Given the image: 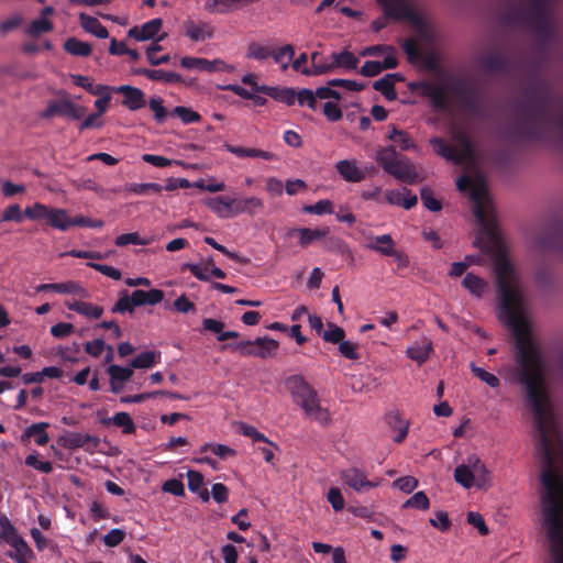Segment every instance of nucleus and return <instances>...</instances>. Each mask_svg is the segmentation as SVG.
<instances>
[{
  "instance_id": "412c9836",
  "label": "nucleus",
  "mask_w": 563,
  "mask_h": 563,
  "mask_svg": "<svg viewBox=\"0 0 563 563\" xmlns=\"http://www.w3.org/2000/svg\"><path fill=\"white\" fill-rule=\"evenodd\" d=\"M360 56H382L385 58V62L388 64L387 66H397V56L394 47L389 45H373L365 47L360 51Z\"/></svg>"
},
{
  "instance_id": "4c0bfd02",
  "label": "nucleus",
  "mask_w": 563,
  "mask_h": 563,
  "mask_svg": "<svg viewBox=\"0 0 563 563\" xmlns=\"http://www.w3.org/2000/svg\"><path fill=\"white\" fill-rule=\"evenodd\" d=\"M294 55V47L291 45H285L278 48L276 52H273L272 57L283 70H286L291 65Z\"/></svg>"
},
{
  "instance_id": "864d4df0",
  "label": "nucleus",
  "mask_w": 563,
  "mask_h": 563,
  "mask_svg": "<svg viewBox=\"0 0 563 563\" xmlns=\"http://www.w3.org/2000/svg\"><path fill=\"white\" fill-rule=\"evenodd\" d=\"M53 25L47 18L41 16L34 20L27 29V33L32 36H38L42 33L49 32Z\"/></svg>"
},
{
  "instance_id": "f257e3e1",
  "label": "nucleus",
  "mask_w": 563,
  "mask_h": 563,
  "mask_svg": "<svg viewBox=\"0 0 563 563\" xmlns=\"http://www.w3.org/2000/svg\"><path fill=\"white\" fill-rule=\"evenodd\" d=\"M286 388L292 401L299 406L307 418L321 424L331 422L329 410L322 405L317 390L299 375H294L286 380Z\"/></svg>"
},
{
  "instance_id": "4be33fe9",
  "label": "nucleus",
  "mask_w": 563,
  "mask_h": 563,
  "mask_svg": "<svg viewBox=\"0 0 563 563\" xmlns=\"http://www.w3.org/2000/svg\"><path fill=\"white\" fill-rule=\"evenodd\" d=\"M65 306L69 310L76 311L89 319H99L103 313V309L101 307L82 300H68L65 302Z\"/></svg>"
},
{
  "instance_id": "f3484780",
  "label": "nucleus",
  "mask_w": 563,
  "mask_h": 563,
  "mask_svg": "<svg viewBox=\"0 0 563 563\" xmlns=\"http://www.w3.org/2000/svg\"><path fill=\"white\" fill-rule=\"evenodd\" d=\"M114 91L123 96V106L131 111H136L146 104L145 95L139 88L123 85L114 88Z\"/></svg>"
},
{
  "instance_id": "5fc2aeb1",
  "label": "nucleus",
  "mask_w": 563,
  "mask_h": 563,
  "mask_svg": "<svg viewBox=\"0 0 563 563\" xmlns=\"http://www.w3.org/2000/svg\"><path fill=\"white\" fill-rule=\"evenodd\" d=\"M186 476H187L188 489L191 493L198 492L199 489H201L206 486L205 477L200 472L189 470V471H187Z\"/></svg>"
},
{
  "instance_id": "bb28decb",
  "label": "nucleus",
  "mask_w": 563,
  "mask_h": 563,
  "mask_svg": "<svg viewBox=\"0 0 563 563\" xmlns=\"http://www.w3.org/2000/svg\"><path fill=\"white\" fill-rule=\"evenodd\" d=\"M387 137L394 143V147L397 146L401 151L415 150L416 144L409 134L396 126H389Z\"/></svg>"
},
{
  "instance_id": "2eb2a0df",
  "label": "nucleus",
  "mask_w": 563,
  "mask_h": 563,
  "mask_svg": "<svg viewBox=\"0 0 563 563\" xmlns=\"http://www.w3.org/2000/svg\"><path fill=\"white\" fill-rule=\"evenodd\" d=\"M432 352V341L428 336L422 335L407 347L406 355L408 358L421 365L430 357Z\"/></svg>"
},
{
  "instance_id": "338daca9",
  "label": "nucleus",
  "mask_w": 563,
  "mask_h": 563,
  "mask_svg": "<svg viewBox=\"0 0 563 563\" xmlns=\"http://www.w3.org/2000/svg\"><path fill=\"white\" fill-rule=\"evenodd\" d=\"M240 432L243 435L251 438L255 442H265L267 444H273V442H271L263 433L257 431V429H255L252 426L242 423L240 426Z\"/></svg>"
},
{
  "instance_id": "b1692460",
  "label": "nucleus",
  "mask_w": 563,
  "mask_h": 563,
  "mask_svg": "<svg viewBox=\"0 0 563 563\" xmlns=\"http://www.w3.org/2000/svg\"><path fill=\"white\" fill-rule=\"evenodd\" d=\"M53 207L42 202H34L24 209V216L31 221H45L49 225Z\"/></svg>"
},
{
  "instance_id": "f8f14e48",
  "label": "nucleus",
  "mask_w": 563,
  "mask_h": 563,
  "mask_svg": "<svg viewBox=\"0 0 563 563\" xmlns=\"http://www.w3.org/2000/svg\"><path fill=\"white\" fill-rule=\"evenodd\" d=\"M203 203L221 219H230L236 216V198L218 196L207 198Z\"/></svg>"
},
{
  "instance_id": "393cba45",
  "label": "nucleus",
  "mask_w": 563,
  "mask_h": 563,
  "mask_svg": "<svg viewBox=\"0 0 563 563\" xmlns=\"http://www.w3.org/2000/svg\"><path fill=\"white\" fill-rule=\"evenodd\" d=\"M225 150L238 157L262 158L265 161H273L276 158V156L272 152L258 148L225 145Z\"/></svg>"
},
{
  "instance_id": "7ed1b4c3",
  "label": "nucleus",
  "mask_w": 563,
  "mask_h": 563,
  "mask_svg": "<svg viewBox=\"0 0 563 563\" xmlns=\"http://www.w3.org/2000/svg\"><path fill=\"white\" fill-rule=\"evenodd\" d=\"M278 347V341L269 336L241 341L233 345V349L241 355L258 358H268L275 356L277 354Z\"/></svg>"
},
{
  "instance_id": "a19ab883",
  "label": "nucleus",
  "mask_w": 563,
  "mask_h": 563,
  "mask_svg": "<svg viewBox=\"0 0 563 563\" xmlns=\"http://www.w3.org/2000/svg\"><path fill=\"white\" fill-rule=\"evenodd\" d=\"M311 59V76H318L330 73L332 70L331 62L323 59L321 53L313 52L310 56Z\"/></svg>"
},
{
  "instance_id": "13d9d810",
  "label": "nucleus",
  "mask_w": 563,
  "mask_h": 563,
  "mask_svg": "<svg viewBox=\"0 0 563 563\" xmlns=\"http://www.w3.org/2000/svg\"><path fill=\"white\" fill-rule=\"evenodd\" d=\"M285 184L277 177L271 176L265 180V190L272 197H279L283 195Z\"/></svg>"
},
{
  "instance_id": "5701e85b",
  "label": "nucleus",
  "mask_w": 563,
  "mask_h": 563,
  "mask_svg": "<svg viewBox=\"0 0 563 563\" xmlns=\"http://www.w3.org/2000/svg\"><path fill=\"white\" fill-rule=\"evenodd\" d=\"M395 247V241L389 234L374 236L366 244V249L384 256H388Z\"/></svg>"
},
{
  "instance_id": "ea45409f",
  "label": "nucleus",
  "mask_w": 563,
  "mask_h": 563,
  "mask_svg": "<svg viewBox=\"0 0 563 563\" xmlns=\"http://www.w3.org/2000/svg\"><path fill=\"white\" fill-rule=\"evenodd\" d=\"M47 427V422L33 423L25 430V435L27 438H34L36 444L45 445L49 439L46 432Z\"/></svg>"
},
{
  "instance_id": "a211bd4d",
  "label": "nucleus",
  "mask_w": 563,
  "mask_h": 563,
  "mask_svg": "<svg viewBox=\"0 0 563 563\" xmlns=\"http://www.w3.org/2000/svg\"><path fill=\"white\" fill-rule=\"evenodd\" d=\"M7 542L14 550V552L10 554V558L15 561L31 560L33 558L31 548L13 528H10V531L7 534Z\"/></svg>"
},
{
  "instance_id": "9b49d317",
  "label": "nucleus",
  "mask_w": 563,
  "mask_h": 563,
  "mask_svg": "<svg viewBox=\"0 0 563 563\" xmlns=\"http://www.w3.org/2000/svg\"><path fill=\"white\" fill-rule=\"evenodd\" d=\"M36 292L53 291L60 295H69L77 298H87L88 291L80 283L75 280H66L62 283L41 284L35 288Z\"/></svg>"
},
{
  "instance_id": "774afa93",
  "label": "nucleus",
  "mask_w": 563,
  "mask_h": 563,
  "mask_svg": "<svg viewBox=\"0 0 563 563\" xmlns=\"http://www.w3.org/2000/svg\"><path fill=\"white\" fill-rule=\"evenodd\" d=\"M291 68L301 75L311 76L310 66L308 65V55L306 53H301L296 59H292Z\"/></svg>"
},
{
  "instance_id": "37998d69",
  "label": "nucleus",
  "mask_w": 563,
  "mask_h": 563,
  "mask_svg": "<svg viewBox=\"0 0 563 563\" xmlns=\"http://www.w3.org/2000/svg\"><path fill=\"white\" fill-rule=\"evenodd\" d=\"M387 65L388 64L385 62V58H383V60H367L362 66L361 74L366 77H374L385 69H391L396 67Z\"/></svg>"
},
{
  "instance_id": "f704fd0d",
  "label": "nucleus",
  "mask_w": 563,
  "mask_h": 563,
  "mask_svg": "<svg viewBox=\"0 0 563 563\" xmlns=\"http://www.w3.org/2000/svg\"><path fill=\"white\" fill-rule=\"evenodd\" d=\"M400 156L394 146L380 147L376 151L375 159L387 172Z\"/></svg>"
},
{
  "instance_id": "c85d7f7f",
  "label": "nucleus",
  "mask_w": 563,
  "mask_h": 563,
  "mask_svg": "<svg viewBox=\"0 0 563 563\" xmlns=\"http://www.w3.org/2000/svg\"><path fill=\"white\" fill-rule=\"evenodd\" d=\"M79 22L81 27L99 38H107L109 33L107 29L100 23L97 18L87 15L85 13L79 14Z\"/></svg>"
},
{
  "instance_id": "0eeeda50",
  "label": "nucleus",
  "mask_w": 563,
  "mask_h": 563,
  "mask_svg": "<svg viewBox=\"0 0 563 563\" xmlns=\"http://www.w3.org/2000/svg\"><path fill=\"white\" fill-rule=\"evenodd\" d=\"M57 443L67 450L85 448L88 451H93L99 444V439L88 433L65 431L58 437Z\"/></svg>"
},
{
  "instance_id": "3c124183",
  "label": "nucleus",
  "mask_w": 563,
  "mask_h": 563,
  "mask_svg": "<svg viewBox=\"0 0 563 563\" xmlns=\"http://www.w3.org/2000/svg\"><path fill=\"white\" fill-rule=\"evenodd\" d=\"M143 74L150 79L159 80L164 82H175L180 79L179 75L161 69H147L144 70Z\"/></svg>"
},
{
  "instance_id": "9d476101",
  "label": "nucleus",
  "mask_w": 563,
  "mask_h": 563,
  "mask_svg": "<svg viewBox=\"0 0 563 563\" xmlns=\"http://www.w3.org/2000/svg\"><path fill=\"white\" fill-rule=\"evenodd\" d=\"M410 89L419 96L430 99V101L439 107L444 101V86L439 80L418 81L410 85Z\"/></svg>"
},
{
  "instance_id": "a878e982",
  "label": "nucleus",
  "mask_w": 563,
  "mask_h": 563,
  "mask_svg": "<svg viewBox=\"0 0 563 563\" xmlns=\"http://www.w3.org/2000/svg\"><path fill=\"white\" fill-rule=\"evenodd\" d=\"M198 454H205V453H212L216 455L219 460L225 461L230 457L235 456L236 452L234 449H232L229 445L216 443V442H207L202 444L198 451Z\"/></svg>"
},
{
  "instance_id": "c756f323",
  "label": "nucleus",
  "mask_w": 563,
  "mask_h": 563,
  "mask_svg": "<svg viewBox=\"0 0 563 563\" xmlns=\"http://www.w3.org/2000/svg\"><path fill=\"white\" fill-rule=\"evenodd\" d=\"M49 227L59 231H67L73 228L74 218L69 216V212L64 208L53 207Z\"/></svg>"
},
{
  "instance_id": "39448f33",
  "label": "nucleus",
  "mask_w": 563,
  "mask_h": 563,
  "mask_svg": "<svg viewBox=\"0 0 563 563\" xmlns=\"http://www.w3.org/2000/svg\"><path fill=\"white\" fill-rule=\"evenodd\" d=\"M129 37L136 42H156L159 43L167 37V33L163 27V20L159 18L152 19L141 25H135L128 31Z\"/></svg>"
},
{
  "instance_id": "c9c22d12",
  "label": "nucleus",
  "mask_w": 563,
  "mask_h": 563,
  "mask_svg": "<svg viewBox=\"0 0 563 563\" xmlns=\"http://www.w3.org/2000/svg\"><path fill=\"white\" fill-rule=\"evenodd\" d=\"M397 78L398 76L396 74H388L384 78L376 80L374 82V88L380 91L386 97V99L395 100L397 93L394 86Z\"/></svg>"
},
{
  "instance_id": "7c9ffc66",
  "label": "nucleus",
  "mask_w": 563,
  "mask_h": 563,
  "mask_svg": "<svg viewBox=\"0 0 563 563\" xmlns=\"http://www.w3.org/2000/svg\"><path fill=\"white\" fill-rule=\"evenodd\" d=\"M262 92L288 106L292 104L296 100V92L291 88L266 86L262 88Z\"/></svg>"
},
{
  "instance_id": "de8ad7c7",
  "label": "nucleus",
  "mask_w": 563,
  "mask_h": 563,
  "mask_svg": "<svg viewBox=\"0 0 563 563\" xmlns=\"http://www.w3.org/2000/svg\"><path fill=\"white\" fill-rule=\"evenodd\" d=\"M1 194L5 198L23 195L26 188L22 184H14L9 179H0Z\"/></svg>"
},
{
  "instance_id": "680f3d73",
  "label": "nucleus",
  "mask_w": 563,
  "mask_h": 563,
  "mask_svg": "<svg viewBox=\"0 0 563 563\" xmlns=\"http://www.w3.org/2000/svg\"><path fill=\"white\" fill-rule=\"evenodd\" d=\"M3 212V219L5 222L14 221V222H21L23 220L24 211H22L20 205L18 203H11L5 207Z\"/></svg>"
},
{
  "instance_id": "423d86ee",
  "label": "nucleus",
  "mask_w": 563,
  "mask_h": 563,
  "mask_svg": "<svg viewBox=\"0 0 563 563\" xmlns=\"http://www.w3.org/2000/svg\"><path fill=\"white\" fill-rule=\"evenodd\" d=\"M86 114V108L77 104L73 99L63 98L60 100L49 101L43 111V118H52L54 115H64L73 120H80Z\"/></svg>"
},
{
  "instance_id": "58836bf2",
  "label": "nucleus",
  "mask_w": 563,
  "mask_h": 563,
  "mask_svg": "<svg viewBox=\"0 0 563 563\" xmlns=\"http://www.w3.org/2000/svg\"><path fill=\"white\" fill-rule=\"evenodd\" d=\"M64 49L74 56H88L91 53V47L88 43L79 41L75 37L66 40Z\"/></svg>"
},
{
  "instance_id": "69168bd1",
  "label": "nucleus",
  "mask_w": 563,
  "mask_h": 563,
  "mask_svg": "<svg viewBox=\"0 0 563 563\" xmlns=\"http://www.w3.org/2000/svg\"><path fill=\"white\" fill-rule=\"evenodd\" d=\"M393 486L406 494H409L417 488L418 481L412 476H404V477L396 479L393 483Z\"/></svg>"
},
{
  "instance_id": "052dcab7",
  "label": "nucleus",
  "mask_w": 563,
  "mask_h": 563,
  "mask_svg": "<svg viewBox=\"0 0 563 563\" xmlns=\"http://www.w3.org/2000/svg\"><path fill=\"white\" fill-rule=\"evenodd\" d=\"M142 159L155 167H161V168L170 166L173 163H175L177 165H181V166L184 165L183 162H180V161H172L164 156L153 155V154H144V155H142Z\"/></svg>"
},
{
  "instance_id": "1a4fd4ad",
  "label": "nucleus",
  "mask_w": 563,
  "mask_h": 563,
  "mask_svg": "<svg viewBox=\"0 0 563 563\" xmlns=\"http://www.w3.org/2000/svg\"><path fill=\"white\" fill-rule=\"evenodd\" d=\"M184 34L192 42H205L214 35V27L206 21L188 18L183 22Z\"/></svg>"
},
{
  "instance_id": "0e129e2a",
  "label": "nucleus",
  "mask_w": 563,
  "mask_h": 563,
  "mask_svg": "<svg viewBox=\"0 0 563 563\" xmlns=\"http://www.w3.org/2000/svg\"><path fill=\"white\" fill-rule=\"evenodd\" d=\"M25 464L46 474L51 473L53 470L51 462L40 460L35 454H30L26 456Z\"/></svg>"
},
{
  "instance_id": "bf43d9fd",
  "label": "nucleus",
  "mask_w": 563,
  "mask_h": 563,
  "mask_svg": "<svg viewBox=\"0 0 563 563\" xmlns=\"http://www.w3.org/2000/svg\"><path fill=\"white\" fill-rule=\"evenodd\" d=\"M199 280L207 282L210 279V267L207 264L188 263L184 265Z\"/></svg>"
},
{
  "instance_id": "f03ea898",
  "label": "nucleus",
  "mask_w": 563,
  "mask_h": 563,
  "mask_svg": "<svg viewBox=\"0 0 563 563\" xmlns=\"http://www.w3.org/2000/svg\"><path fill=\"white\" fill-rule=\"evenodd\" d=\"M454 479L465 489H486L492 486V474L476 454H470L454 471Z\"/></svg>"
},
{
  "instance_id": "72a5a7b5",
  "label": "nucleus",
  "mask_w": 563,
  "mask_h": 563,
  "mask_svg": "<svg viewBox=\"0 0 563 563\" xmlns=\"http://www.w3.org/2000/svg\"><path fill=\"white\" fill-rule=\"evenodd\" d=\"M264 208V202L256 196L238 199L236 216L241 213L254 214Z\"/></svg>"
},
{
  "instance_id": "4d7b16f0",
  "label": "nucleus",
  "mask_w": 563,
  "mask_h": 563,
  "mask_svg": "<svg viewBox=\"0 0 563 563\" xmlns=\"http://www.w3.org/2000/svg\"><path fill=\"white\" fill-rule=\"evenodd\" d=\"M150 243L146 239H141L140 235L135 232L132 233H124L119 235L115 239V245L118 246H124L128 244H135V245H147Z\"/></svg>"
},
{
  "instance_id": "2f4dec72",
  "label": "nucleus",
  "mask_w": 563,
  "mask_h": 563,
  "mask_svg": "<svg viewBox=\"0 0 563 563\" xmlns=\"http://www.w3.org/2000/svg\"><path fill=\"white\" fill-rule=\"evenodd\" d=\"M331 58L332 70L336 67L344 69H355L358 64L357 56L349 51L333 53Z\"/></svg>"
},
{
  "instance_id": "20e7f679",
  "label": "nucleus",
  "mask_w": 563,
  "mask_h": 563,
  "mask_svg": "<svg viewBox=\"0 0 563 563\" xmlns=\"http://www.w3.org/2000/svg\"><path fill=\"white\" fill-rule=\"evenodd\" d=\"M180 66L187 70L201 73H234L235 66L221 58L207 59L202 57L185 56L180 59Z\"/></svg>"
},
{
  "instance_id": "c03bdc74",
  "label": "nucleus",
  "mask_w": 563,
  "mask_h": 563,
  "mask_svg": "<svg viewBox=\"0 0 563 563\" xmlns=\"http://www.w3.org/2000/svg\"><path fill=\"white\" fill-rule=\"evenodd\" d=\"M107 372H108L110 378H113L115 382L126 383L133 376V368L131 365L130 366H120V365L111 364L107 368Z\"/></svg>"
},
{
  "instance_id": "4468645a",
  "label": "nucleus",
  "mask_w": 563,
  "mask_h": 563,
  "mask_svg": "<svg viewBox=\"0 0 563 563\" xmlns=\"http://www.w3.org/2000/svg\"><path fill=\"white\" fill-rule=\"evenodd\" d=\"M341 479L356 492L367 490L377 487L380 481H368L365 474L357 468H349L341 473Z\"/></svg>"
},
{
  "instance_id": "e2e57ef3",
  "label": "nucleus",
  "mask_w": 563,
  "mask_h": 563,
  "mask_svg": "<svg viewBox=\"0 0 563 563\" xmlns=\"http://www.w3.org/2000/svg\"><path fill=\"white\" fill-rule=\"evenodd\" d=\"M327 499L335 511L343 510L345 500L339 488L331 487L328 492Z\"/></svg>"
},
{
  "instance_id": "49530a36",
  "label": "nucleus",
  "mask_w": 563,
  "mask_h": 563,
  "mask_svg": "<svg viewBox=\"0 0 563 563\" xmlns=\"http://www.w3.org/2000/svg\"><path fill=\"white\" fill-rule=\"evenodd\" d=\"M322 338L325 342L339 345L345 339V332L341 327L329 323L322 333Z\"/></svg>"
},
{
  "instance_id": "603ef678",
  "label": "nucleus",
  "mask_w": 563,
  "mask_h": 563,
  "mask_svg": "<svg viewBox=\"0 0 563 563\" xmlns=\"http://www.w3.org/2000/svg\"><path fill=\"white\" fill-rule=\"evenodd\" d=\"M339 352L342 356L349 360H358L360 358V352H358V344L350 341V340H343L338 345Z\"/></svg>"
},
{
  "instance_id": "6e6d98bb",
  "label": "nucleus",
  "mask_w": 563,
  "mask_h": 563,
  "mask_svg": "<svg viewBox=\"0 0 563 563\" xmlns=\"http://www.w3.org/2000/svg\"><path fill=\"white\" fill-rule=\"evenodd\" d=\"M173 113L186 124L198 122L200 120V114L198 112L183 106L176 107L173 110Z\"/></svg>"
},
{
  "instance_id": "473e14b6",
  "label": "nucleus",
  "mask_w": 563,
  "mask_h": 563,
  "mask_svg": "<svg viewBox=\"0 0 563 563\" xmlns=\"http://www.w3.org/2000/svg\"><path fill=\"white\" fill-rule=\"evenodd\" d=\"M159 357V352L144 351L136 355L130 365L132 366L133 369H148L158 363Z\"/></svg>"
},
{
  "instance_id": "dca6fc26",
  "label": "nucleus",
  "mask_w": 563,
  "mask_h": 563,
  "mask_svg": "<svg viewBox=\"0 0 563 563\" xmlns=\"http://www.w3.org/2000/svg\"><path fill=\"white\" fill-rule=\"evenodd\" d=\"M335 169L339 175L347 183H360L366 178V173L353 158L341 159L336 162Z\"/></svg>"
},
{
  "instance_id": "ddd939ff",
  "label": "nucleus",
  "mask_w": 563,
  "mask_h": 563,
  "mask_svg": "<svg viewBox=\"0 0 563 563\" xmlns=\"http://www.w3.org/2000/svg\"><path fill=\"white\" fill-rule=\"evenodd\" d=\"M386 173L396 179L408 184H415L421 179L415 165L406 157H399Z\"/></svg>"
},
{
  "instance_id": "aec40b11",
  "label": "nucleus",
  "mask_w": 563,
  "mask_h": 563,
  "mask_svg": "<svg viewBox=\"0 0 563 563\" xmlns=\"http://www.w3.org/2000/svg\"><path fill=\"white\" fill-rule=\"evenodd\" d=\"M164 299V292L161 289L152 288L150 290H134L131 294V300L136 307L150 305L155 306Z\"/></svg>"
},
{
  "instance_id": "79ce46f5",
  "label": "nucleus",
  "mask_w": 563,
  "mask_h": 563,
  "mask_svg": "<svg viewBox=\"0 0 563 563\" xmlns=\"http://www.w3.org/2000/svg\"><path fill=\"white\" fill-rule=\"evenodd\" d=\"M302 211L316 216L332 214L334 212V207L331 200L321 199L314 205L303 206Z\"/></svg>"
},
{
  "instance_id": "6ab92c4d",
  "label": "nucleus",
  "mask_w": 563,
  "mask_h": 563,
  "mask_svg": "<svg viewBox=\"0 0 563 563\" xmlns=\"http://www.w3.org/2000/svg\"><path fill=\"white\" fill-rule=\"evenodd\" d=\"M462 286L475 298H483L490 291L489 283L474 273H467L464 276Z\"/></svg>"
},
{
  "instance_id": "e433bc0d",
  "label": "nucleus",
  "mask_w": 563,
  "mask_h": 563,
  "mask_svg": "<svg viewBox=\"0 0 563 563\" xmlns=\"http://www.w3.org/2000/svg\"><path fill=\"white\" fill-rule=\"evenodd\" d=\"M299 236V243L302 247L308 246L309 244L321 240L328 233L325 229H310V228H301L294 230Z\"/></svg>"
},
{
  "instance_id": "cd10ccee",
  "label": "nucleus",
  "mask_w": 563,
  "mask_h": 563,
  "mask_svg": "<svg viewBox=\"0 0 563 563\" xmlns=\"http://www.w3.org/2000/svg\"><path fill=\"white\" fill-rule=\"evenodd\" d=\"M100 422L103 426L113 424L122 429L125 434L133 433L135 431V424L128 412L121 411L115 413L113 417L101 419Z\"/></svg>"
},
{
  "instance_id": "09e8293b",
  "label": "nucleus",
  "mask_w": 563,
  "mask_h": 563,
  "mask_svg": "<svg viewBox=\"0 0 563 563\" xmlns=\"http://www.w3.org/2000/svg\"><path fill=\"white\" fill-rule=\"evenodd\" d=\"M471 369L473 374L478 377L483 383L487 384L492 388H497L500 384L499 378L493 374L487 372L483 367H478L475 364H471Z\"/></svg>"
},
{
  "instance_id": "8fccbe9b",
  "label": "nucleus",
  "mask_w": 563,
  "mask_h": 563,
  "mask_svg": "<svg viewBox=\"0 0 563 563\" xmlns=\"http://www.w3.org/2000/svg\"><path fill=\"white\" fill-rule=\"evenodd\" d=\"M430 506L428 496L423 492H417L413 496L407 499L402 507L404 508H416L420 510H427Z\"/></svg>"
},
{
  "instance_id": "6e6552de",
  "label": "nucleus",
  "mask_w": 563,
  "mask_h": 563,
  "mask_svg": "<svg viewBox=\"0 0 563 563\" xmlns=\"http://www.w3.org/2000/svg\"><path fill=\"white\" fill-rule=\"evenodd\" d=\"M378 1L385 7V10L389 15H394L396 18L407 16L411 21V23L417 27V30H419V31H422V29L424 27L423 19L412 12L407 0H378Z\"/></svg>"
},
{
  "instance_id": "a18cd8bd",
  "label": "nucleus",
  "mask_w": 563,
  "mask_h": 563,
  "mask_svg": "<svg viewBox=\"0 0 563 563\" xmlns=\"http://www.w3.org/2000/svg\"><path fill=\"white\" fill-rule=\"evenodd\" d=\"M273 51L267 45L251 43L246 51V57L256 59V60H265L272 57Z\"/></svg>"
}]
</instances>
